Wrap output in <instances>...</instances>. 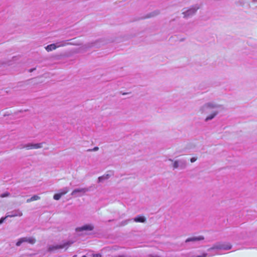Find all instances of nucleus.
Listing matches in <instances>:
<instances>
[{"mask_svg":"<svg viewBox=\"0 0 257 257\" xmlns=\"http://www.w3.org/2000/svg\"><path fill=\"white\" fill-rule=\"evenodd\" d=\"M76 255H74V256H73V257H76Z\"/></svg>","mask_w":257,"mask_h":257,"instance_id":"c85d7f7f","label":"nucleus"},{"mask_svg":"<svg viewBox=\"0 0 257 257\" xmlns=\"http://www.w3.org/2000/svg\"><path fill=\"white\" fill-rule=\"evenodd\" d=\"M70 245L68 242H66L64 243L63 244H56V245H50L48 246V251L49 252H54L55 250L62 249L65 247H68V246Z\"/></svg>","mask_w":257,"mask_h":257,"instance_id":"423d86ee","label":"nucleus"},{"mask_svg":"<svg viewBox=\"0 0 257 257\" xmlns=\"http://www.w3.org/2000/svg\"><path fill=\"white\" fill-rule=\"evenodd\" d=\"M134 221L137 222L144 223L146 221V218L143 216H139L133 219Z\"/></svg>","mask_w":257,"mask_h":257,"instance_id":"4468645a","label":"nucleus"},{"mask_svg":"<svg viewBox=\"0 0 257 257\" xmlns=\"http://www.w3.org/2000/svg\"><path fill=\"white\" fill-rule=\"evenodd\" d=\"M82 257H87V256H86V255H83Z\"/></svg>","mask_w":257,"mask_h":257,"instance_id":"bb28decb","label":"nucleus"},{"mask_svg":"<svg viewBox=\"0 0 257 257\" xmlns=\"http://www.w3.org/2000/svg\"><path fill=\"white\" fill-rule=\"evenodd\" d=\"M28 242L30 244H33L36 242V239L33 237H25L20 238L17 242L16 245L20 246L23 242Z\"/></svg>","mask_w":257,"mask_h":257,"instance_id":"39448f33","label":"nucleus"},{"mask_svg":"<svg viewBox=\"0 0 257 257\" xmlns=\"http://www.w3.org/2000/svg\"><path fill=\"white\" fill-rule=\"evenodd\" d=\"M169 160L170 161H172V162L173 161V160L172 159H170Z\"/></svg>","mask_w":257,"mask_h":257,"instance_id":"cd10ccee","label":"nucleus"},{"mask_svg":"<svg viewBox=\"0 0 257 257\" xmlns=\"http://www.w3.org/2000/svg\"><path fill=\"white\" fill-rule=\"evenodd\" d=\"M199 9V7L198 6V5L193 6L191 8L183 13L184 17L185 18H188L192 16L194 14H195L197 10Z\"/></svg>","mask_w":257,"mask_h":257,"instance_id":"7ed1b4c3","label":"nucleus"},{"mask_svg":"<svg viewBox=\"0 0 257 257\" xmlns=\"http://www.w3.org/2000/svg\"><path fill=\"white\" fill-rule=\"evenodd\" d=\"M252 3H257V0H251Z\"/></svg>","mask_w":257,"mask_h":257,"instance_id":"393cba45","label":"nucleus"},{"mask_svg":"<svg viewBox=\"0 0 257 257\" xmlns=\"http://www.w3.org/2000/svg\"><path fill=\"white\" fill-rule=\"evenodd\" d=\"M204 239L203 236H192L190 237H188L185 240L186 243H188L189 242H196L200 240H202Z\"/></svg>","mask_w":257,"mask_h":257,"instance_id":"f8f14e48","label":"nucleus"},{"mask_svg":"<svg viewBox=\"0 0 257 257\" xmlns=\"http://www.w3.org/2000/svg\"><path fill=\"white\" fill-rule=\"evenodd\" d=\"M132 219H127V220H125L123 221H122L121 223V225H125L126 224H127L128 223V222H130V221H131Z\"/></svg>","mask_w":257,"mask_h":257,"instance_id":"aec40b11","label":"nucleus"},{"mask_svg":"<svg viewBox=\"0 0 257 257\" xmlns=\"http://www.w3.org/2000/svg\"><path fill=\"white\" fill-rule=\"evenodd\" d=\"M187 165V161L185 159H182L174 161L173 166L174 169L179 168L181 169H184L186 168Z\"/></svg>","mask_w":257,"mask_h":257,"instance_id":"f03ea898","label":"nucleus"},{"mask_svg":"<svg viewBox=\"0 0 257 257\" xmlns=\"http://www.w3.org/2000/svg\"><path fill=\"white\" fill-rule=\"evenodd\" d=\"M23 215L22 212L20 209H15L7 213L6 218L8 217H21Z\"/></svg>","mask_w":257,"mask_h":257,"instance_id":"0eeeda50","label":"nucleus"},{"mask_svg":"<svg viewBox=\"0 0 257 257\" xmlns=\"http://www.w3.org/2000/svg\"><path fill=\"white\" fill-rule=\"evenodd\" d=\"M159 13H160L159 11H158V10L155 11L151 13L150 14H148L147 15V16L145 17V18H151L153 17H155L156 16L158 15Z\"/></svg>","mask_w":257,"mask_h":257,"instance_id":"dca6fc26","label":"nucleus"},{"mask_svg":"<svg viewBox=\"0 0 257 257\" xmlns=\"http://www.w3.org/2000/svg\"><path fill=\"white\" fill-rule=\"evenodd\" d=\"M93 151H96L97 150H98V147H94L93 150H92Z\"/></svg>","mask_w":257,"mask_h":257,"instance_id":"b1692460","label":"nucleus"},{"mask_svg":"<svg viewBox=\"0 0 257 257\" xmlns=\"http://www.w3.org/2000/svg\"><path fill=\"white\" fill-rule=\"evenodd\" d=\"M33 201L38 200L40 199V197L38 195H34L32 197Z\"/></svg>","mask_w":257,"mask_h":257,"instance_id":"6ab92c4d","label":"nucleus"},{"mask_svg":"<svg viewBox=\"0 0 257 257\" xmlns=\"http://www.w3.org/2000/svg\"><path fill=\"white\" fill-rule=\"evenodd\" d=\"M89 191V189L87 188H77L74 189L71 193V195L73 196L76 195L77 193L84 194L85 192Z\"/></svg>","mask_w":257,"mask_h":257,"instance_id":"ddd939ff","label":"nucleus"},{"mask_svg":"<svg viewBox=\"0 0 257 257\" xmlns=\"http://www.w3.org/2000/svg\"><path fill=\"white\" fill-rule=\"evenodd\" d=\"M10 195V193L6 192V193H3V194H2L1 195H0V197L2 198H4V197H8Z\"/></svg>","mask_w":257,"mask_h":257,"instance_id":"a211bd4d","label":"nucleus"},{"mask_svg":"<svg viewBox=\"0 0 257 257\" xmlns=\"http://www.w3.org/2000/svg\"><path fill=\"white\" fill-rule=\"evenodd\" d=\"M32 201H33L32 197H31L30 198H29V199H28L27 200V203H29V202H32Z\"/></svg>","mask_w":257,"mask_h":257,"instance_id":"5701e85b","label":"nucleus"},{"mask_svg":"<svg viewBox=\"0 0 257 257\" xmlns=\"http://www.w3.org/2000/svg\"><path fill=\"white\" fill-rule=\"evenodd\" d=\"M6 217H2L1 219H0V224H1L2 223H3L4 221L6 220Z\"/></svg>","mask_w":257,"mask_h":257,"instance_id":"4be33fe9","label":"nucleus"},{"mask_svg":"<svg viewBox=\"0 0 257 257\" xmlns=\"http://www.w3.org/2000/svg\"><path fill=\"white\" fill-rule=\"evenodd\" d=\"M42 144H41V143H39V144H26V145H23L20 148V149H22V148H26L28 150H30V149H39V148H42Z\"/></svg>","mask_w":257,"mask_h":257,"instance_id":"6e6552de","label":"nucleus"},{"mask_svg":"<svg viewBox=\"0 0 257 257\" xmlns=\"http://www.w3.org/2000/svg\"><path fill=\"white\" fill-rule=\"evenodd\" d=\"M66 42L65 41H62L60 42H57L54 44H50L46 47H45V49L48 51L50 52L52 50H55L56 48L63 47L66 45Z\"/></svg>","mask_w":257,"mask_h":257,"instance_id":"20e7f679","label":"nucleus"},{"mask_svg":"<svg viewBox=\"0 0 257 257\" xmlns=\"http://www.w3.org/2000/svg\"><path fill=\"white\" fill-rule=\"evenodd\" d=\"M215 248L219 249H223L225 250L231 249V245L229 243H222L217 244L215 246Z\"/></svg>","mask_w":257,"mask_h":257,"instance_id":"9b49d317","label":"nucleus"},{"mask_svg":"<svg viewBox=\"0 0 257 257\" xmlns=\"http://www.w3.org/2000/svg\"><path fill=\"white\" fill-rule=\"evenodd\" d=\"M110 177V175L109 174H105L102 176L98 177V182H101L104 180L108 179Z\"/></svg>","mask_w":257,"mask_h":257,"instance_id":"2eb2a0df","label":"nucleus"},{"mask_svg":"<svg viewBox=\"0 0 257 257\" xmlns=\"http://www.w3.org/2000/svg\"><path fill=\"white\" fill-rule=\"evenodd\" d=\"M220 106L216 103L212 102H207L204 104L201 107V111L202 113H208L211 112V113L207 116L205 119V121L212 120L215 116L218 113V111L217 110Z\"/></svg>","mask_w":257,"mask_h":257,"instance_id":"f257e3e1","label":"nucleus"},{"mask_svg":"<svg viewBox=\"0 0 257 257\" xmlns=\"http://www.w3.org/2000/svg\"><path fill=\"white\" fill-rule=\"evenodd\" d=\"M151 257H160V256L157 255H152Z\"/></svg>","mask_w":257,"mask_h":257,"instance_id":"a878e982","label":"nucleus"},{"mask_svg":"<svg viewBox=\"0 0 257 257\" xmlns=\"http://www.w3.org/2000/svg\"><path fill=\"white\" fill-rule=\"evenodd\" d=\"M68 191H69V188L68 187H65V188H63L62 190H61V192L59 193L55 194L54 195V196H53L54 199L56 200H59L62 195H65Z\"/></svg>","mask_w":257,"mask_h":257,"instance_id":"9d476101","label":"nucleus"},{"mask_svg":"<svg viewBox=\"0 0 257 257\" xmlns=\"http://www.w3.org/2000/svg\"><path fill=\"white\" fill-rule=\"evenodd\" d=\"M91 257H101L102 255L100 253H91L88 255Z\"/></svg>","mask_w":257,"mask_h":257,"instance_id":"f3484780","label":"nucleus"},{"mask_svg":"<svg viewBox=\"0 0 257 257\" xmlns=\"http://www.w3.org/2000/svg\"><path fill=\"white\" fill-rule=\"evenodd\" d=\"M93 226L91 224H86L81 227L76 228V231H90L93 230Z\"/></svg>","mask_w":257,"mask_h":257,"instance_id":"1a4fd4ad","label":"nucleus"},{"mask_svg":"<svg viewBox=\"0 0 257 257\" xmlns=\"http://www.w3.org/2000/svg\"><path fill=\"white\" fill-rule=\"evenodd\" d=\"M197 160V158L196 157H192V158H191L190 159V161L191 163H194V162H195Z\"/></svg>","mask_w":257,"mask_h":257,"instance_id":"412c9836","label":"nucleus"}]
</instances>
